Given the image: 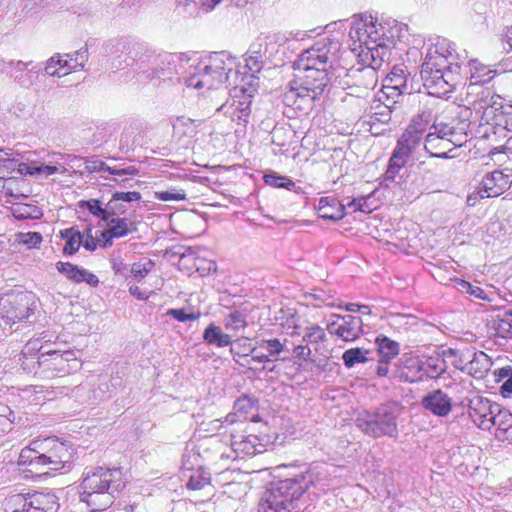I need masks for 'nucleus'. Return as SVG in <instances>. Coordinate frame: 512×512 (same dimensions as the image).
<instances>
[{
	"mask_svg": "<svg viewBox=\"0 0 512 512\" xmlns=\"http://www.w3.org/2000/svg\"><path fill=\"white\" fill-rule=\"evenodd\" d=\"M369 354L370 351L364 348H350L343 353L342 360L346 368H352L356 364L366 363Z\"/></svg>",
	"mask_w": 512,
	"mask_h": 512,
	"instance_id": "c03bdc74",
	"label": "nucleus"
},
{
	"mask_svg": "<svg viewBox=\"0 0 512 512\" xmlns=\"http://www.w3.org/2000/svg\"><path fill=\"white\" fill-rule=\"evenodd\" d=\"M494 329L503 338L512 337V309L504 310L494 320Z\"/></svg>",
	"mask_w": 512,
	"mask_h": 512,
	"instance_id": "a18cd8bd",
	"label": "nucleus"
},
{
	"mask_svg": "<svg viewBox=\"0 0 512 512\" xmlns=\"http://www.w3.org/2000/svg\"><path fill=\"white\" fill-rule=\"evenodd\" d=\"M203 341L212 346L226 347L232 344V338L226 334L214 322L210 323L204 330L202 335Z\"/></svg>",
	"mask_w": 512,
	"mask_h": 512,
	"instance_id": "7c9ffc66",
	"label": "nucleus"
},
{
	"mask_svg": "<svg viewBox=\"0 0 512 512\" xmlns=\"http://www.w3.org/2000/svg\"><path fill=\"white\" fill-rule=\"evenodd\" d=\"M500 377H507L500 387V393L503 397L507 398L512 394V367H504L500 369Z\"/></svg>",
	"mask_w": 512,
	"mask_h": 512,
	"instance_id": "13d9d810",
	"label": "nucleus"
},
{
	"mask_svg": "<svg viewBox=\"0 0 512 512\" xmlns=\"http://www.w3.org/2000/svg\"><path fill=\"white\" fill-rule=\"evenodd\" d=\"M455 109L457 118H452L450 121L435 118L430 131L425 135L423 148L431 157L449 158L450 152L466 142L471 110L467 107Z\"/></svg>",
	"mask_w": 512,
	"mask_h": 512,
	"instance_id": "39448f33",
	"label": "nucleus"
},
{
	"mask_svg": "<svg viewBox=\"0 0 512 512\" xmlns=\"http://www.w3.org/2000/svg\"><path fill=\"white\" fill-rule=\"evenodd\" d=\"M307 36L306 32H267L261 33V40H264L265 52L268 58L274 57L279 53L280 48L284 47L291 40H304Z\"/></svg>",
	"mask_w": 512,
	"mask_h": 512,
	"instance_id": "412c9836",
	"label": "nucleus"
},
{
	"mask_svg": "<svg viewBox=\"0 0 512 512\" xmlns=\"http://www.w3.org/2000/svg\"><path fill=\"white\" fill-rule=\"evenodd\" d=\"M14 421V412L8 405L0 402V433L10 431L12 429Z\"/></svg>",
	"mask_w": 512,
	"mask_h": 512,
	"instance_id": "603ef678",
	"label": "nucleus"
},
{
	"mask_svg": "<svg viewBox=\"0 0 512 512\" xmlns=\"http://www.w3.org/2000/svg\"><path fill=\"white\" fill-rule=\"evenodd\" d=\"M106 217L115 218L114 216L123 214L125 212V206L120 204L118 200H114L113 197L106 204Z\"/></svg>",
	"mask_w": 512,
	"mask_h": 512,
	"instance_id": "69168bd1",
	"label": "nucleus"
},
{
	"mask_svg": "<svg viewBox=\"0 0 512 512\" xmlns=\"http://www.w3.org/2000/svg\"><path fill=\"white\" fill-rule=\"evenodd\" d=\"M0 307L6 325L12 327L16 323H26L34 314L35 296L28 292L6 295L1 298Z\"/></svg>",
	"mask_w": 512,
	"mask_h": 512,
	"instance_id": "ddd939ff",
	"label": "nucleus"
},
{
	"mask_svg": "<svg viewBox=\"0 0 512 512\" xmlns=\"http://www.w3.org/2000/svg\"><path fill=\"white\" fill-rule=\"evenodd\" d=\"M264 57H265L264 55L259 54V56H258L257 54H253L249 50L248 56L246 58V68H248V70L251 73L260 72L262 69V62H263Z\"/></svg>",
	"mask_w": 512,
	"mask_h": 512,
	"instance_id": "052dcab7",
	"label": "nucleus"
},
{
	"mask_svg": "<svg viewBox=\"0 0 512 512\" xmlns=\"http://www.w3.org/2000/svg\"><path fill=\"white\" fill-rule=\"evenodd\" d=\"M407 161L408 160H406L402 156L393 152L389 160L388 168L383 176L381 185L388 188L391 183L396 182V178L400 170L404 167Z\"/></svg>",
	"mask_w": 512,
	"mask_h": 512,
	"instance_id": "ea45409f",
	"label": "nucleus"
},
{
	"mask_svg": "<svg viewBox=\"0 0 512 512\" xmlns=\"http://www.w3.org/2000/svg\"><path fill=\"white\" fill-rule=\"evenodd\" d=\"M79 207L87 209L92 215L100 218L102 221H107L106 208L102 207V203L98 199H90L86 201H80Z\"/></svg>",
	"mask_w": 512,
	"mask_h": 512,
	"instance_id": "864d4df0",
	"label": "nucleus"
},
{
	"mask_svg": "<svg viewBox=\"0 0 512 512\" xmlns=\"http://www.w3.org/2000/svg\"><path fill=\"white\" fill-rule=\"evenodd\" d=\"M29 65H32V62H23L21 60L14 61L9 60L3 63L2 71L9 74L13 77L17 82L21 84V86L29 87L31 85L30 76L31 73H37L38 69L36 66H32L31 69L24 75L23 72L27 69Z\"/></svg>",
	"mask_w": 512,
	"mask_h": 512,
	"instance_id": "bb28decb",
	"label": "nucleus"
},
{
	"mask_svg": "<svg viewBox=\"0 0 512 512\" xmlns=\"http://www.w3.org/2000/svg\"><path fill=\"white\" fill-rule=\"evenodd\" d=\"M31 449L36 453L44 451L52 456L54 463H62L69 469L72 463L73 450L65 443L54 438L37 439L31 443Z\"/></svg>",
	"mask_w": 512,
	"mask_h": 512,
	"instance_id": "f3484780",
	"label": "nucleus"
},
{
	"mask_svg": "<svg viewBox=\"0 0 512 512\" xmlns=\"http://www.w3.org/2000/svg\"><path fill=\"white\" fill-rule=\"evenodd\" d=\"M19 465H26L31 472L48 473V471H58L67 468L62 463H54V459L48 453L41 451L36 453L31 449V445L23 448L19 455Z\"/></svg>",
	"mask_w": 512,
	"mask_h": 512,
	"instance_id": "dca6fc26",
	"label": "nucleus"
},
{
	"mask_svg": "<svg viewBox=\"0 0 512 512\" xmlns=\"http://www.w3.org/2000/svg\"><path fill=\"white\" fill-rule=\"evenodd\" d=\"M481 124L488 126L486 134L491 132L498 137H506L508 132H512V105L503 101L498 106L491 105L483 111Z\"/></svg>",
	"mask_w": 512,
	"mask_h": 512,
	"instance_id": "2eb2a0df",
	"label": "nucleus"
},
{
	"mask_svg": "<svg viewBox=\"0 0 512 512\" xmlns=\"http://www.w3.org/2000/svg\"><path fill=\"white\" fill-rule=\"evenodd\" d=\"M404 409L398 401H386L376 407L360 411L355 418V425L370 438L396 439L399 436V420Z\"/></svg>",
	"mask_w": 512,
	"mask_h": 512,
	"instance_id": "6e6552de",
	"label": "nucleus"
},
{
	"mask_svg": "<svg viewBox=\"0 0 512 512\" xmlns=\"http://www.w3.org/2000/svg\"><path fill=\"white\" fill-rule=\"evenodd\" d=\"M156 199L160 201H181L186 198V194L184 192H179L176 189H170L165 191H157L155 192Z\"/></svg>",
	"mask_w": 512,
	"mask_h": 512,
	"instance_id": "bf43d9fd",
	"label": "nucleus"
},
{
	"mask_svg": "<svg viewBox=\"0 0 512 512\" xmlns=\"http://www.w3.org/2000/svg\"><path fill=\"white\" fill-rule=\"evenodd\" d=\"M207 485H210V474L202 468L193 471L186 483L190 490H201Z\"/></svg>",
	"mask_w": 512,
	"mask_h": 512,
	"instance_id": "49530a36",
	"label": "nucleus"
},
{
	"mask_svg": "<svg viewBox=\"0 0 512 512\" xmlns=\"http://www.w3.org/2000/svg\"><path fill=\"white\" fill-rule=\"evenodd\" d=\"M471 85L489 82L494 77V71L476 59L468 61Z\"/></svg>",
	"mask_w": 512,
	"mask_h": 512,
	"instance_id": "e433bc0d",
	"label": "nucleus"
},
{
	"mask_svg": "<svg viewBox=\"0 0 512 512\" xmlns=\"http://www.w3.org/2000/svg\"><path fill=\"white\" fill-rule=\"evenodd\" d=\"M317 210L319 216L326 220L339 221L346 216V205L331 197H321Z\"/></svg>",
	"mask_w": 512,
	"mask_h": 512,
	"instance_id": "a878e982",
	"label": "nucleus"
},
{
	"mask_svg": "<svg viewBox=\"0 0 512 512\" xmlns=\"http://www.w3.org/2000/svg\"><path fill=\"white\" fill-rule=\"evenodd\" d=\"M85 169L88 172H108L111 175L123 176V175H137L138 169L134 166H129L122 169H116L108 166L105 162L98 159H88L85 161Z\"/></svg>",
	"mask_w": 512,
	"mask_h": 512,
	"instance_id": "2f4dec72",
	"label": "nucleus"
},
{
	"mask_svg": "<svg viewBox=\"0 0 512 512\" xmlns=\"http://www.w3.org/2000/svg\"><path fill=\"white\" fill-rule=\"evenodd\" d=\"M421 406L437 417H447L452 410V398L442 391L435 389L421 399Z\"/></svg>",
	"mask_w": 512,
	"mask_h": 512,
	"instance_id": "aec40b11",
	"label": "nucleus"
},
{
	"mask_svg": "<svg viewBox=\"0 0 512 512\" xmlns=\"http://www.w3.org/2000/svg\"><path fill=\"white\" fill-rule=\"evenodd\" d=\"M433 121L432 113L430 111H423L412 119L406 130H411L412 133L425 137L427 130L430 131Z\"/></svg>",
	"mask_w": 512,
	"mask_h": 512,
	"instance_id": "79ce46f5",
	"label": "nucleus"
},
{
	"mask_svg": "<svg viewBox=\"0 0 512 512\" xmlns=\"http://www.w3.org/2000/svg\"><path fill=\"white\" fill-rule=\"evenodd\" d=\"M65 66H69L67 64V60H63L61 54L57 53L47 60L45 65V72L46 74L53 77H61L62 74H60L59 69H64Z\"/></svg>",
	"mask_w": 512,
	"mask_h": 512,
	"instance_id": "3c124183",
	"label": "nucleus"
},
{
	"mask_svg": "<svg viewBox=\"0 0 512 512\" xmlns=\"http://www.w3.org/2000/svg\"><path fill=\"white\" fill-rule=\"evenodd\" d=\"M42 349L43 347L39 348L38 351L35 352L34 348L25 346L18 359L20 366L25 373L40 376V352L43 351Z\"/></svg>",
	"mask_w": 512,
	"mask_h": 512,
	"instance_id": "c85d7f7f",
	"label": "nucleus"
},
{
	"mask_svg": "<svg viewBox=\"0 0 512 512\" xmlns=\"http://www.w3.org/2000/svg\"><path fill=\"white\" fill-rule=\"evenodd\" d=\"M60 234L61 238L65 240L63 253L68 256L74 255L82 245L84 233L80 232L75 227H71L62 230Z\"/></svg>",
	"mask_w": 512,
	"mask_h": 512,
	"instance_id": "f704fd0d",
	"label": "nucleus"
},
{
	"mask_svg": "<svg viewBox=\"0 0 512 512\" xmlns=\"http://www.w3.org/2000/svg\"><path fill=\"white\" fill-rule=\"evenodd\" d=\"M375 344L377 345L380 359H385L386 362H390L399 354V343L386 336H378L375 340Z\"/></svg>",
	"mask_w": 512,
	"mask_h": 512,
	"instance_id": "58836bf2",
	"label": "nucleus"
},
{
	"mask_svg": "<svg viewBox=\"0 0 512 512\" xmlns=\"http://www.w3.org/2000/svg\"><path fill=\"white\" fill-rule=\"evenodd\" d=\"M247 314L243 310H232L224 316L223 324L226 330L238 333L247 327Z\"/></svg>",
	"mask_w": 512,
	"mask_h": 512,
	"instance_id": "a19ab883",
	"label": "nucleus"
},
{
	"mask_svg": "<svg viewBox=\"0 0 512 512\" xmlns=\"http://www.w3.org/2000/svg\"><path fill=\"white\" fill-rule=\"evenodd\" d=\"M331 484L330 474L323 465L310 466L306 471L272 482L264 492L260 512H292L305 493L317 496Z\"/></svg>",
	"mask_w": 512,
	"mask_h": 512,
	"instance_id": "f03ea898",
	"label": "nucleus"
},
{
	"mask_svg": "<svg viewBox=\"0 0 512 512\" xmlns=\"http://www.w3.org/2000/svg\"><path fill=\"white\" fill-rule=\"evenodd\" d=\"M447 370V363L445 359L438 357H429L425 361H418L417 372L419 376L412 379L411 382H421L425 379H437L442 376Z\"/></svg>",
	"mask_w": 512,
	"mask_h": 512,
	"instance_id": "393cba45",
	"label": "nucleus"
},
{
	"mask_svg": "<svg viewBox=\"0 0 512 512\" xmlns=\"http://www.w3.org/2000/svg\"><path fill=\"white\" fill-rule=\"evenodd\" d=\"M424 138L421 135L412 133L411 130H405L398 139L393 152L408 160L423 144Z\"/></svg>",
	"mask_w": 512,
	"mask_h": 512,
	"instance_id": "cd10ccee",
	"label": "nucleus"
},
{
	"mask_svg": "<svg viewBox=\"0 0 512 512\" xmlns=\"http://www.w3.org/2000/svg\"><path fill=\"white\" fill-rule=\"evenodd\" d=\"M145 66L139 68L138 76L157 88L185 85L189 58L184 54L155 53L147 50Z\"/></svg>",
	"mask_w": 512,
	"mask_h": 512,
	"instance_id": "0eeeda50",
	"label": "nucleus"
},
{
	"mask_svg": "<svg viewBox=\"0 0 512 512\" xmlns=\"http://www.w3.org/2000/svg\"><path fill=\"white\" fill-rule=\"evenodd\" d=\"M66 168L62 165H45V164H37V176L38 175H44V176H50L55 173H62L64 174L66 172Z\"/></svg>",
	"mask_w": 512,
	"mask_h": 512,
	"instance_id": "e2e57ef3",
	"label": "nucleus"
},
{
	"mask_svg": "<svg viewBox=\"0 0 512 512\" xmlns=\"http://www.w3.org/2000/svg\"><path fill=\"white\" fill-rule=\"evenodd\" d=\"M105 222L108 228L102 231L103 238H121L135 230V228H131L133 222L127 218H108Z\"/></svg>",
	"mask_w": 512,
	"mask_h": 512,
	"instance_id": "c756f323",
	"label": "nucleus"
},
{
	"mask_svg": "<svg viewBox=\"0 0 512 512\" xmlns=\"http://www.w3.org/2000/svg\"><path fill=\"white\" fill-rule=\"evenodd\" d=\"M40 377L49 379L63 377L80 368V363L73 351H42L40 352Z\"/></svg>",
	"mask_w": 512,
	"mask_h": 512,
	"instance_id": "f8f14e48",
	"label": "nucleus"
},
{
	"mask_svg": "<svg viewBox=\"0 0 512 512\" xmlns=\"http://www.w3.org/2000/svg\"><path fill=\"white\" fill-rule=\"evenodd\" d=\"M257 345L259 348L265 349L273 361L279 360L278 356L284 350V345L277 338L261 339L257 341Z\"/></svg>",
	"mask_w": 512,
	"mask_h": 512,
	"instance_id": "8fccbe9b",
	"label": "nucleus"
},
{
	"mask_svg": "<svg viewBox=\"0 0 512 512\" xmlns=\"http://www.w3.org/2000/svg\"><path fill=\"white\" fill-rule=\"evenodd\" d=\"M255 89L242 88L235 89V94L224 104L217 108V112H222L232 121L244 126L249 122L252 113V98Z\"/></svg>",
	"mask_w": 512,
	"mask_h": 512,
	"instance_id": "4468645a",
	"label": "nucleus"
},
{
	"mask_svg": "<svg viewBox=\"0 0 512 512\" xmlns=\"http://www.w3.org/2000/svg\"><path fill=\"white\" fill-rule=\"evenodd\" d=\"M17 164V171L22 175L37 176V163L35 162H16L12 165L11 169H14Z\"/></svg>",
	"mask_w": 512,
	"mask_h": 512,
	"instance_id": "338daca9",
	"label": "nucleus"
},
{
	"mask_svg": "<svg viewBox=\"0 0 512 512\" xmlns=\"http://www.w3.org/2000/svg\"><path fill=\"white\" fill-rule=\"evenodd\" d=\"M325 338L324 329L319 325H313L305 329V334L302 337L303 342L318 343Z\"/></svg>",
	"mask_w": 512,
	"mask_h": 512,
	"instance_id": "4d7b16f0",
	"label": "nucleus"
},
{
	"mask_svg": "<svg viewBox=\"0 0 512 512\" xmlns=\"http://www.w3.org/2000/svg\"><path fill=\"white\" fill-rule=\"evenodd\" d=\"M368 16L360 17L353 20L349 30V38L351 43V49L353 51H359V56L362 60L365 59L364 52L368 50L370 37L368 35Z\"/></svg>",
	"mask_w": 512,
	"mask_h": 512,
	"instance_id": "4be33fe9",
	"label": "nucleus"
},
{
	"mask_svg": "<svg viewBox=\"0 0 512 512\" xmlns=\"http://www.w3.org/2000/svg\"><path fill=\"white\" fill-rule=\"evenodd\" d=\"M63 60H67L69 66H65L66 72L63 75L70 73L71 71L83 70L86 62L89 58L88 48L82 47L71 53H65L61 55Z\"/></svg>",
	"mask_w": 512,
	"mask_h": 512,
	"instance_id": "c9c22d12",
	"label": "nucleus"
},
{
	"mask_svg": "<svg viewBox=\"0 0 512 512\" xmlns=\"http://www.w3.org/2000/svg\"><path fill=\"white\" fill-rule=\"evenodd\" d=\"M56 268H57L59 273L63 274L67 279L72 281L78 266L74 265V264H72L70 262H61V261H59L56 264Z\"/></svg>",
	"mask_w": 512,
	"mask_h": 512,
	"instance_id": "774afa93",
	"label": "nucleus"
},
{
	"mask_svg": "<svg viewBox=\"0 0 512 512\" xmlns=\"http://www.w3.org/2000/svg\"><path fill=\"white\" fill-rule=\"evenodd\" d=\"M455 284L457 290L461 293L468 294L476 299L489 300L486 292L479 286L472 285L470 282L462 279H457Z\"/></svg>",
	"mask_w": 512,
	"mask_h": 512,
	"instance_id": "09e8293b",
	"label": "nucleus"
},
{
	"mask_svg": "<svg viewBox=\"0 0 512 512\" xmlns=\"http://www.w3.org/2000/svg\"><path fill=\"white\" fill-rule=\"evenodd\" d=\"M58 508V498L51 492L14 494L5 502V512H56Z\"/></svg>",
	"mask_w": 512,
	"mask_h": 512,
	"instance_id": "9b49d317",
	"label": "nucleus"
},
{
	"mask_svg": "<svg viewBox=\"0 0 512 512\" xmlns=\"http://www.w3.org/2000/svg\"><path fill=\"white\" fill-rule=\"evenodd\" d=\"M491 419L492 421L489 423L487 421L482 422V430H490L492 427H496V433H501L504 428L512 425V413L499 404L494 406V414Z\"/></svg>",
	"mask_w": 512,
	"mask_h": 512,
	"instance_id": "473e14b6",
	"label": "nucleus"
},
{
	"mask_svg": "<svg viewBox=\"0 0 512 512\" xmlns=\"http://www.w3.org/2000/svg\"><path fill=\"white\" fill-rule=\"evenodd\" d=\"M43 238L39 232H27L19 234V242L30 247H37Z\"/></svg>",
	"mask_w": 512,
	"mask_h": 512,
	"instance_id": "680f3d73",
	"label": "nucleus"
},
{
	"mask_svg": "<svg viewBox=\"0 0 512 512\" xmlns=\"http://www.w3.org/2000/svg\"><path fill=\"white\" fill-rule=\"evenodd\" d=\"M236 67V58L227 51L213 52L197 63H192L189 59L185 86L198 91L219 89L229 82Z\"/></svg>",
	"mask_w": 512,
	"mask_h": 512,
	"instance_id": "423d86ee",
	"label": "nucleus"
},
{
	"mask_svg": "<svg viewBox=\"0 0 512 512\" xmlns=\"http://www.w3.org/2000/svg\"><path fill=\"white\" fill-rule=\"evenodd\" d=\"M340 49L338 39L325 37L302 51L293 62L299 84L291 92L299 98H309L311 101L319 99L331 80L330 69Z\"/></svg>",
	"mask_w": 512,
	"mask_h": 512,
	"instance_id": "f257e3e1",
	"label": "nucleus"
},
{
	"mask_svg": "<svg viewBox=\"0 0 512 512\" xmlns=\"http://www.w3.org/2000/svg\"><path fill=\"white\" fill-rule=\"evenodd\" d=\"M128 480L120 467L86 468L80 485V500L92 511L110 507L126 487Z\"/></svg>",
	"mask_w": 512,
	"mask_h": 512,
	"instance_id": "20e7f679",
	"label": "nucleus"
},
{
	"mask_svg": "<svg viewBox=\"0 0 512 512\" xmlns=\"http://www.w3.org/2000/svg\"><path fill=\"white\" fill-rule=\"evenodd\" d=\"M491 364V359L485 352H473L472 358L467 362V372L481 378L490 369Z\"/></svg>",
	"mask_w": 512,
	"mask_h": 512,
	"instance_id": "72a5a7b5",
	"label": "nucleus"
},
{
	"mask_svg": "<svg viewBox=\"0 0 512 512\" xmlns=\"http://www.w3.org/2000/svg\"><path fill=\"white\" fill-rule=\"evenodd\" d=\"M454 48L445 39L427 50L420 76L430 95L441 96L451 91L461 73L462 62H454Z\"/></svg>",
	"mask_w": 512,
	"mask_h": 512,
	"instance_id": "7ed1b4c3",
	"label": "nucleus"
},
{
	"mask_svg": "<svg viewBox=\"0 0 512 512\" xmlns=\"http://www.w3.org/2000/svg\"><path fill=\"white\" fill-rule=\"evenodd\" d=\"M341 324L332 322L327 326L330 334L336 335L344 341H355L362 334L363 321L359 316L344 315L338 316Z\"/></svg>",
	"mask_w": 512,
	"mask_h": 512,
	"instance_id": "6ab92c4d",
	"label": "nucleus"
},
{
	"mask_svg": "<svg viewBox=\"0 0 512 512\" xmlns=\"http://www.w3.org/2000/svg\"><path fill=\"white\" fill-rule=\"evenodd\" d=\"M503 101L502 97L495 95L488 88H480L477 93V100L475 101L478 105V109L485 111L491 105L498 106Z\"/></svg>",
	"mask_w": 512,
	"mask_h": 512,
	"instance_id": "de8ad7c7",
	"label": "nucleus"
},
{
	"mask_svg": "<svg viewBox=\"0 0 512 512\" xmlns=\"http://www.w3.org/2000/svg\"><path fill=\"white\" fill-rule=\"evenodd\" d=\"M494 406H498V404L481 396H475L470 399L468 405L469 415L480 429H482V422L487 421L489 423L492 421L491 416L494 414Z\"/></svg>",
	"mask_w": 512,
	"mask_h": 512,
	"instance_id": "b1692460",
	"label": "nucleus"
},
{
	"mask_svg": "<svg viewBox=\"0 0 512 512\" xmlns=\"http://www.w3.org/2000/svg\"><path fill=\"white\" fill-rule=\"evenodd\" d=\"M111 268L115 274L127 277L130 268L120 256H114L110 260Z\"/></svg>",
	"mask_w": 512,
	"mask_h": 512,
	"instance_id": "0e129e2a",
	"label": "nucleus"
},
{
	"mask_svg": "<svg viewBox=\"0 0 512 512\" xmlns=\"http://www.w3.org/2000/svg\"><path fill=\"white\" fill-rule=\"evenodd\" d=\"M147 50L143 44L125 37L113 38L104 44L105 53L113 56L112 68L115 69H120L123 64L125 66L136 64L138 69L144 68Z\"/></svg>",
	"mask_w": 512,
	"mask_h": 512,
	"instance_id": "1a4fd4ad",
	"label": "nucleus"
},
{
	"mask_svg": "<svg viewBox=\"0 0 512 512\" xmlns=\"http://www.w3.org/2000/svg\"><path fill=\"white\" fill-rule=\"evenodd\" d=\"M166 315L176 319L179 322L194 321L199 319L200 312L189 311L186 308L169 309Z\"/></svg>",
	"mask_w": 512,
	"mask_h": 512,
	"instance_id": "5fc2aeb1",
	"label": "nucleus"
},
{
	"mask_svg": "<svg viewBox=\"0 0 512 512\" xmlns=\"http://www.w3.org/2000/svg\"><path fill=\"white\" fill-rule=\"evenodd\" d=\"M264 182L275 188H284L297 194L303 193V189L296 186L295 182L288 176L279 175L276 172H270L264 175Z\"/></svg>",
	"mask_w": 512,
	"mask_h": 512,
	"instance_id": "4c0bfd02",
	"label": "nucleus"
},
{
	"mask_svg": "<svg viewBox=\"0 0 512 512\" xmlns=\"http://www.w3.org/2000/svg\"><path fill=\"white\" fill-rule=\"evenodd\" d=\"M388 80L392 84L391 88L399 91L398 96L407 89L406 78L401 69H393L388 76Z\"/></svg>",
	"mask_w": 512,
	"mask_h": 512,
	"instance_id": "6e6d98bb",
	"label": "nucleus"
},
{
	"mask_svg": "<svg viewBox=\"0 0 512 512\" xmlns=\"http://www.w3.org/2000/svg\"><path fill=\"white\" fill-rule=\"evenodd\" d=\"M12 214L18 220L40 219L43 215L38 206L27 203L15 204L12 207Z\"/></svg>",
	"mask_w": 512,
	"mask_h": 512,
	"instance_id": "37998d69",
	"label": "nucleus"
},
{
	"mask_svg": "<svg viewBox=\"0 0 512 512\" xmlns=\"http://www.w3.org/2000/svg\"><path fill=\"white\" fill-rule=\"evenodd\" d=\"M231 447L235 457L241 458L262 453L265 450L256 435H232Z\"/></svg>",
	"mask_w": 512,
	"mask_h": 512,
	"instance_id": "5701e85b",
	"label": "nucleus"
},
{
	"mask_svg": "<svg viewBox=\"0 0 512 512\" xmlns=\"http://www.w3.org/2000/svg\"><path fill=\"white\" fill-rule=\"evenodd\" d=\"M368 29L369 47L364 52L365 59L363 61L368 63L365 71L375 78L376 69L380 68L390 57L392 40L385 38L384 27L373 20L371 16H368Z\"/></svg>",
	"mask_w": 512,
	"mask_h": 512,
	"instance_id": "9d476101",
	"label": "nucleus"
},
{
	"mask_svg": "<svg viewBox=\"0 0 512 512\" xmlns=\"http://www.w3.org/2000/svg\"><path fill=\"white\" fill-rule=\"evenodd\" d=\"M480 185L487 198L498 197L512 185V169L494 170L486 174Z\"/></svg>",
	"mask_w": 512,
	"mask_h": 512,
	"instance_id": "a211bd4d",
	"label": "nucleus"
}]
</instances>
